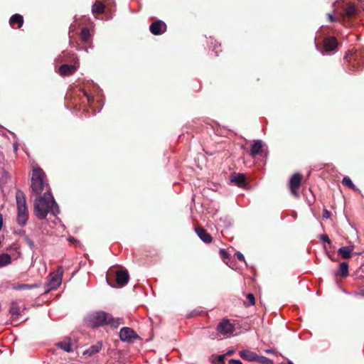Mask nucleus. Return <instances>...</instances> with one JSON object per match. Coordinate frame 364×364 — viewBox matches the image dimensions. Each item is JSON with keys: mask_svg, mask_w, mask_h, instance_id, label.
<instances>
[{"mask_svg": "<svg viewBox=\"0 0 364 364\" xmlns=\"http://www.w3.org/2000/svg\"><path fill=\"white\" fill-rule=\"evenodd\" d=\"M327 19L330 21V22H335V21H341V16L339 18L338 17H336L334 16L333 14H327Z\"/></svg>", "mask_w": 364, "mask_h": 364, "instance_id": "35", "label": "nucleus"}, {"mask_svg": "<svg viewBox=\"0 0 364 364\" xmlns=\"http://www.w3.org/2000/svg\"><path fill=\"white\" fill-rule=\"evenodd\" d=\"M256 362L261 363V364H274L273 360H272L271 359H269L267 357H264V356H259V355L257 356V359Z\"/></svg>", "mask_w": 364, "mask_h": 364, "instance_id": "33", "label": "nucleus"}, {"mask_svg": "<svg viewBox=\"0 0 364 364\" xmlns=\"http://www.w3.org/2000/svg\"><path fill=\"white\" fill-rule=\"evenodd\" d=\"M139 336L131 328L123 327L119 331V338L122 341L130 343Z\"/></svg>", "mask_w": 364, "mask_h": 364, "instance_id": "12", "label": "nucleus"}, {"mask_svg": "<svg viewBox=\"0 0 364 364\" xmlns=\"http://www.w3.org/2000/svg\"><path fill=\"white\" fill-rule=\"evenodd\" d=\"M36 287L35 285H30L26 284H21L14 286V289L16 290H25L30 289L33 287Z\"/></svg>", "mask_w": 364, "mask_h": 364, "instance_id": "34", "label": "nucleus"}, {"mask_svg": "<svg viewBox=\"0 0 364 364\" xmlns=\"http://www.w3.org/2000/svg\"><path fill=\"white\" fill-rule=\"evenodd\" d=\"M56 346L66 352L69 353L73 351V343L71 339L69 338H66L63 341L58 343Z\"/></svg>", "mask_w": 364, "mask_h": 364, "instance_id": "22", "label": "nucleus"}, {"mask_svg": "<svg viewBox=\"0 0 364 364\" xmlns=\"http://www.w3.org/2000/svg\"><path fill=\"white\" fill-rule=\"evenodd\" d=\"M110 325L112 328H117L120 325L124 324V320L121 318H114L111 314H110V318L107 320V325Z\"/></svg>", "mask_w": 364, "mask_h": 364, "instance_id": "26", "label": "nucleus"}, {"mask_svg": "<svg viewBox=\"0 0 364 364\" xmlns=\"http://www.w3.org/2000/svg\"><path fill=\"white\" fill-rule=\"evenodd\" d=\"M9 313L12 316H15L16 318L18 317L21 314V307L17 301H14L11 303V306L9 309Z\"/></svg>", "mask_w": 364, "mask_h": 364, "instance_id": "25", "label": "nucleus"}, {"mask_svg": "<svg viewBox=\"0 0 364 364\" xmlns=\"http://www.w3.org/2000/svg\"><path fill=\"white\" fill-rule=\"evenodd\" d=\"M25 242L31 248V249H33L35 247V245H34V242L33 241L30 239L29 237H25Z\"/></svg>", "mask_w": 364, "mask_h": 364, "instance_id": "36", "label": "nucleus"}, {"mask_svg": "<svg viewBox=\"0 0 364 364\" xmlns=\"http://www.w3.org/2000/svg\"><path fill=\"white\" fill-rule=\"evenodd\" d=\"M63 269L59 267L56 272H52L50 274V279L48 284L49 289H56L61 284Z\"/></svg>", "mask_w": 364, "mask_h": 364, "instance_id": "9", "label": "nucleus"}, {"mask_svg": "<svg viewBox=\"0 0 364 364\" xmlns=\"http://www.w3.org/2000/svg\"><path fill=\"white\" fill-rule=\"evenodd\" d=\"M109 318H110V314L98 311L87 314L85 318V322L88 327L97 328L107 325Z\"/></svg>", "mask_w": 364, "mask_h": 364, "instance_id": "4", "label": "nucleus"}, {"mask_svg": "<svg viewBox=\"0 0 364 364\" xmlns=\"http://www.w3.org/2000/svg\"><path fill=\"white\" fill-rule=\"evenodd\" d=\"M211 48L213 50V51H214L215 53V55H218L219 53L222 51L221 50V44L219 43L217 41L214 40H211Z\"/></svg>", "mask_w": 364, "mask_h": 364, "instance_id": "29", "label": "nucleus"}, {"mask_svg": "<svg viewBox=\"0 0 364 364\" xmlns=\"http://www.w3.org/2000/svg\"><path fill=\"white\" fill-rule=\"evenodd\" d=\"M150 31L155 36L161 35L166 30V25L164 22L160 20L153 22L149 27Z\"/></svg>", "mask_w": 364, "mask_h": 364, "instance_id": "13", "label": "nucleus"}, {"mask_svg": "<svg viewBox=\"0 0 364 364\" xmlns=\"http://www.w3.org/2000/svg\"><path fill=\"white\" fill-rule=\"evenodd\" d=\"M70 45L73 47H75L77 49L80 50V48L79 47V44L76 42L75 43L71 39L70 40Z\"/></svg>", "mask_w": 364, "mask_h": 364, "instance_id": "42", "label": "nucleus"}, {"mask_svg": "<svg viewBox=\"0 0 364 364\" xmlns=\"http://www.w3.org/2000/svg\"><path fill=\"white\" fill-rule=\"evenodd\" d=\"M320 238L323 242H326L329 244L331 243V240L329 239V237L327 235H321Z\"/></svg>", "mask_w": 364, "mask_h": 364, "instance_id": "37", "label": "nucleus"}, {"mask_svg": "<svg viewBox=\"0 0 364 364\" xmlns=\"http://www.w3.org/2000/svg\"><path fill=\"white\" fill-rule=\"evenodd\" d=\"M235 255H236L237 259L238 260H240L241 262L245 261V257H244V255L241 252H237L235 253Z\"/></svg>", "mask_w": 364, "mask_h": 364, "instance_id": "38", "label": "nucleus"}, {"mask_svg": "<svg viewBox=\"0 0 364 364\" xmlns=\"http://www.w3.org/2000/svg\"><path fill=\"white\" fill-rule=\"evenodd\" d=\"M105 9V4L99 1H96L92 6V13L94 16L102 14Z\"/></svg>", "mask_w": 364, "mask_h": 364, "instance_id": "23", "label": "nucleus"}, {"mask_svg": "<svg viewBox=\"0 0 364 364\" xmlns=\"http://www.w3.org/2000/svg\"><path fill=\"white\" fill-rule=\"evenodd\" d=\"M235 330L234 326L230 323L228 318L223 319L217 326L218 333L223 336H229L233 333Z\"/></svg>", "mask_w": 364, "mask_h": 364, "instance_id": "10", "label": "nucleus"}, {"mask_svg": "<svg viewBox=\"0 0 364 364\" xmlns=\"http://www.w3.org/2000/svg\"><path fill=\"white\" fill-rule=\"evenodd\" d=\"M336 276H340L343 278H346L348 276V264L347 262H341L340 264L339 269L336 273Z\"/></svg>", "mask_w": 364, "mask_h": 364, "instance_id": "24", "label": "nucleus"}, {"mask_svg": "<svg viewBox=\"0 0 364 364\" xmlns=\"http://www.w3.org/2000/svg\"><path fill=\"white\" fill-rule=\"evenodd\" d=\"M288 364H294V363L292 362H291V361H289Z\"/></svg>", "mask_w": 364, "mask_h": 364, "instance_id": "47", "label": "nucleus"}, {"mask_svg": "<svg viewBox=\"0 0 364 364\" xmlns=\"http://www.w3.org/2000/svg\"><path fill=\"white\" fill-rule=\"evenodd\" d=\"M262 141L261 140L254 141L250 150V155L255 156L261 154L262 152Z\"/></svg>", "mask_w": 364, "mask_h": 364, "instance_id": "18", "label": "nucleus"}, {"mask_svg": "<svg viewBox=\"0 0 364 364\" xmlns=\"http://www.w3.org/2000/svg\"><path fill=\"white\" fill-rule=\"evenodd\" d=\"M225 355H220L218 356V362L220 363V364H224V360H225Z\"/></svg>", "mask_w": 364, "mask_h": 364, "instance_id": "40", "label": "nucleus"}, {"mask_svg": "<svg viewBox=\"0 0 364 364\" xmlns=\"http://www.w3.org/2000/svg\"><path fill=\"white\" fill-rule=\"evenodd\" d=\"M85 95H86V97L87 98L88 102L90 103V102H92L93 101V97H91V96H90V95H88L87 94H85Z\"/></svg>", "mask_w": 364, "mask_h": 364, "instance_id": "44", "label": "nucleus"}, {"mask_svg": "<svg viewBox=\"0 0 364 364\" xmlns=\"http://www.w3.org/2000/svg\"><path fill=\"white\" fill-rule=\"evenodd\" d=\"M72 58L75 60L73 64H63L58 68V74L63 77L73 75L79 68V63L75 54H71Z\"/></svg>", "mask_w": 364, "mask_h": 364, "instance_id": "8", "label": "nucleus"}, {"mask_svg": "<svg viewBox=\"0 0 364 364\" xmlns=\"http://www.w3.org/2000/svg\"><path fill=\"white\" fill-rule=\"evenodd\" d=\"M348 70L359 72L364 69V49L348 50L344 56Z\"/></svg>", "mask_w": 364, "mask_h": 364, "instance_id": "2", "label": "nucleus"}, {"mask_svg": "<svg viewBox=\"0 0 364 364\" xmlns=\"http://www.w3.org/2000/svg\"><path fill=\"white\" fill-rule=\"evenodd\" d=\"M247 301H245L244 304L246 306H252L255 304V299L253 294H247L246 296Z\"/></svg>", "mask_w": 364, "mask_h": 364, "instance_id": "32", "label": "nucleus"}, {"mask_svg": "<svg viewBox=\"0 0 364 364\" xmlns=\"http://www.w3.org/2000/svg\"><path fill=\"white\" fill-rule=\"evenodd\" d=\"M228 364H242V363L240 360L230 359Z\"/></svg>", "mask_w": 364, "mask_h": 364, "instance_id": "41", "label": "nucleus"}, {"mask_svg": "<svg viewBox=\"0 0 364 364\" xmlns=\"http://www.w3.org/2000/svg\"><path fill=\"white\" fill-rule=\"evenodd\" d=\"M353 251V246H344L338 249V253L343 259H350L352 255L351 253Z\"/></svg>", "mask_w": 364, "mask_h": 364, "instance_id": "20", "label": "nucleus"}, {"mask_svg": "<svg viewBox=\"0 0 364 364\" xmlns=\"http://www.w3.org/2000/svg\"><path fill=\"white\" fill-rule=\"evenodd\" d=\"M115 277V282L117 286L120 287L125 286L128 283L129 279V276L127 270L114 271V269H109L107 274V282L112 287H116L114 281L112 279V277Z\"/></svg>", "mask_w": 364, "mask_h": 364, "instance_id": "6", "label": "nucleus"}, {"mask_svg": "<svg viewBox=\"0 0 364 364\" xmlns=\"http://www.w3.org/2000/svg\"><path fill=\"white\" fill-rule=\"evenodd\" d=\"M240 356L245 360L249 362H256L258 355L249 350H242L239 352Z\"/></svg>", "mask_w": 364, "mask_h": 364, "instance_id": "17", "label": "nucleus"}, {"mask_svg": "<svg viewBox=\"0 0 364 364\" xmlns=\"http://www.w3.org/2000/svg\"><path fill=\"white\" fill-rule=\"evenodd\" d=\"M3 222H4V218H3V215L1 213H0V230H1L2 228V226H3Z\"/></svg>", "mask_w": 364, "mask_h": 364, "instance_id": "43", "label": "nucleus"}, {"mask_svg": "<svg viewBox=\"0 0 364 364\" xmlns=\"http://www.w3.org/2000/svg\"><path fill=\"white\" fill-rule=\"evenodd\" d=\"M219 254H220V256L222 258L223 261L225 264H228V261L230 259V254L224 249H220L219 251Z\"/></svg>", "mask_w": 364, "mask_h": 364, "instance_id": "31", "label": "nucleus"}, {"mask_svg": "<svg viewBox=\"0 0 364 364\" xmlns=\"http://www.w3.org/2000/svg\"><path fill=\"white\" fill-rule=\"evenodd\" d=\"M195 230H196V232L198 236L204 242L210 243L212 242V240H213L212 236L203 227L197 226Z\"/></svg>", "mask_w": 364, "mask_h": 364, "instance_id": "16", "label": "nucleus"}, {"mask_svg": "<svg viewBox=\"0 0 364 364\" xmlns=\"http://www.w3.org/2000/svg\"><path fill=\"white\" fill-rule=\"evenodd\" d=\"M102 348V341H97L95 345L89 347L85 352L84 355H88L89 356H92L97 353H99Z\"/></svg>", "mask_w": 364, "mask_h": 364, "instance_id": "19", "label": "nucleus"}, {"mask_svg": "<svg viewBox=\"0 0 364 364\" xmlns=\"http://www.w3.org/2000/svg\"><path fill=\"white\" fill-rule=\"evenodd\" d=\"M357 13V9L354 5H348L344 12L341 15V21L343 25L347 26V19L354 16Z\"/></svg>", "mask_w": 364, "mask_h": 364, "instance_id": "14", "label": "nucleus"}, {"mask_svg": "<svg viewBox=\"0 0 364 364\" xmlns=\"http://www.w3.org/2000/svg\"><path fill=\"white\" fill-rule=\"evenodd\" d=\"M9 24L13 28H14L15 24H18V28H21L23 24V16L18 14L13 15L9 19Z\"/></svg>", "mask_w": 364, "mask_h": 364, "instance_id": "21", "label": "nucleus"}, {"mask_svg": "<svg viewBox=\"0 0 364 364\" xmlns=\"http://www.w3.org/2000/svg\"><path fill=\"white\" fill-rule=\"evenodd\" d=\"M302 175L299 173H294L289 182V188L291 195L296 198H299L300 196L299 194V188L301 184Z\"/></svg>", "mask_w": 364, "mask_h": 364, "instance_id": "7", "label": "nucleus"}, {"mask_svg": "<svg viewBox=\"0 0 364 364\" xmlns=\"http://www.w3.org/2000/svg\"><path fill=\"white\" fill-rule=\"evenodd\" d=\"M233 352H234L233 350H229V351H228V352H227V353H226V354H225V355H232V354H233Z\"/></svg>", "mask_w": 364, "mask_h": 364, "instance_id": "45", "label": "nucleus"}, {"mask_svg": "<svg viewBox=\"0 0 364 364\" xmlns=\"http://www.w3.org/2000/svg\"><path fill=\"white\" fill-rule=\"evenodd\" d=\"M338 43L336 37L328 36L324 38L323 40V50L322 52L331 53L337 50Z\"/></svg>", "mask_w": 364, "mask_h": 364, "instance_id": "11", "label": "nucleus"}, {"mask_svg": "<svg viewBox=\"0 0 364 364\" xmlns=\"http://www.w3.org/2000/svg\"><path fill=\"white\" fill-rule=\"evenodd\" d=\"M331 212L328 211L327 209H324L323 211V217L324 218H329L331 217Z\"/></svg>", "mask_w": 364, "mask_h": 364, "instance_id": "39", "label": "nucleus"}, {"mask_svg": "<svg viewBox=\"0 0 364 364\" xmlns=\"http://www.w3.org/2000/svg\"><path fill=\"white\" fill-rule=\"evenodd\" d=\"M362 296H364V291L361 293Z\"/></svg>", "mask_w": 364, "mask_h": 364, "instance_id": "48", "label": "nucleus"}, {"mask_svg": "<svg viewBox=\"0 0 364 364\" xmlns=\"http://www.w3.org/2000/svg\"><path fill=\"white\" fill-rule=\"evenodd\" d=\"M34 212L36 217L45 219L48 213L53 214L58 213V207L50 190H47L43 196H39L34 203Z\"/></svg>", "mask_w": 364, "mask_h": 364, "instance_id": "1", "label": "nucleus"}, {"mask_svg": "<svg viewBox=\"0 0 364 364\" xmlns=\"http://www.w3.org/2000/svg\"><path fill=\"white\" fill-rule=\"evenodd\" d=\"M266 352L267 353H274V350H272V349H269V350H267Z\"/></svg>", "mask_w": 364, "mask_h": 364, "instance_id": "46", "label": "nucleus"}, {"mask_svg": "<svg viewBox=\"0 0 364 364\" xmlns=\"http://www.w3.org/2000/svg\"><path fill=\"white\" fill-rule=\"evenodd\" d=\"M230 182L234 185L244 188L246 185V177L244 173H233L230 176Z\"/></svg>", "mask_w": 364, "mask_h": 364, "instance_id": "15", "label": "nucleus"}, {"mask_svg": "<svg viewBox=\"0 0 364 364\" xmlns=\"http://www.w3.org/2000/svg\"><path fill=\"white\" fill-rule=\"evenodd\" d=\"M16 200L18 210L16 222L20 226H24L28 219V211L25 194L21 190L16 191Z\"/></svg>", "mask_w": 364, "mask_h": 364, "instance_id": "3", "label": "nucleus"}, {"mask_svg": "<svg viewBox=\"0 0 364 364\" xmlns=\"http://www.w3.org/2000/svg\"><path fill=\"white\" fill-rule=\"evenodd\" d=\"M91 38L90 30L87 28H83L80 34V38L83 43H87Z\"/></svg>", "mask_w": 364, "mask_h": 364, "instance_id": "27", "label": "nucleus"}, {"mask_svg": "<svg viewBox=\"0 0 364 364\" xmlns=\"http://www.w3.org/2000/svg\"><path fill=\"white\" fill-rule=\"evenodd\" d=\"M342 183H343V185H344L345 186L349 188L350 189H352V190H355V186L353 184V181L348 176H346V177H344L343 178Z\"/></svg>", "mask_w": 364, "mask_h": 364, "instance_id": "30", "label": "nucleus"}, {"mask_svg": "<svg viewBox=\"0 0 364 364\" xmlns=\"http://www.w3.org/2000/svg\"><path fill=\"white\" fill-rule=\"evenodd\" d=\"M11 263V257L9 255L4 253L0 255V267Z\"/></svg>", "mask_w": 364, "mask_h": 364, "instance_id": "28", "label": "nucleus"}, {"mask_svg": "<svg viewBox=\"0 0 364 364\" xmlns=\"http://www.w3.org/2000/svg\"><path fill=\"white\" fill-rule=\"evenodd\" d=\"M48 186L46 182V174L41 168H34L31 177V190L36 194L40 195L45 187Z\"/></svg>", "mask_w": 364, "mask_h": 364, "instance_id": "5", "label": "nucleus"}]
</instances>
